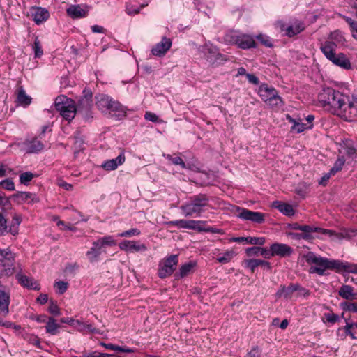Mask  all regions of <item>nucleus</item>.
<instances>
[{
	"instance_id": "nucleus-1",
	"label": "nucleus",
	"mask_w": 357,
	"mask_h": 357,
	"mask_svg": "<svg viewBox=\"0 0 357 357\" xmlns=\"http://www.w3.org/2000/svg\"><path fill=\"white\" fill-rule=\"evenodd\" d=\"M321 105L347 121L357 119V105L350 97L331 87H324L318 93Z\"/></svg>"
},
{
	"instance_id": "nucleus-2",
	"label": "nucleus",
	"mask_w": 357,
	"mask_h": 357,
	"mask_svg": "<svg viewBox=\"0 0 357 357\" xmlns=\"http://www.w3.org/2000/svg\"><path fill=\"white\" fill-rule=\"evenodd\" d=\"M306 262L311 265L310 273L324 275L326 271H337V265H339V260L331 259L315 255L309 252L305 255Z\"/></svg>"
},
{
	"instance_id": "nucleus-3",
	"label": "nucleus",
	"mask_w": 357,
	"mask_h": 357,
	"mask_svg": "<svg viewBox=\"0 0 357 357\" xmlns=\"http://www.w3.org/2000/svg\"><path fill=\"white\" fill-rule=\"evenodd\" d=\"M96 106L102 113L116 116L118 119L124 117L126 114L125 107L119 102L114 101L111 97L105 94L96 96Z\"/></svg>"
},
{
	"instance_id": "nucleus-4",
	"label": "nucleus",
	"mask_w": 357,
	"mask_h": 357,
	"mask_svg": "<svg viewBox=\"0 0 357 357\" xmlns=\"http://www.w3.org/2000/svg\"><path fill=\"white\" fill-rule=\"evenodd\" d=\"M208 202L209 199L206 195L199 194L182 204L180 209L185 217H199L204 211V208L208 205Z\"/></svg>"
},
{
	"instance_id": "nucleus-5",
	"label": "nucleus",
	"mask_w": 357,
	"mask_h": 357,
	"mask_svg": "<svg viewBox=\"0 0 357 357\" xmlns=\"http://www.w3.org/2000/svg\"><path fill=\"white\" fill-rule=\"evenodd\" d=\"M16 257V253L10 248L0 249V279L8 278L17 271Z\"/></svg>"
},
{
	"instance_id": "nucleus-6",
	"label": "nucleus",
	"mask_w": 357,
	"mask_h": 357,
	"mask_svg": "<svg viewBox=\"0 0 357 357\" xmlns=\"http://www.w3.org/2000/svg\"><path fill=\"white\" fill-rule=\"evenodd\" d=\"M54 105L56 109L65 120L70 121L75 118L76 108L73 100L65 96H60L56 98Z\"/></svg>"
},
{
	"instance_id": "nucleus-7",
	"label": "nucleus",
	"mask_w": 357,
	"mask_h": 357,
	"mask_svg": "<svg viewBox=\"0 0 357 357\" xmlns=\"http://www.w3.org/2000/svg\"><path fill=\"white\" fill-rule=\"evenodd\" d=\"M346 39L342 31L335 30L331 32L325 41L321 43L320 50L324 54L326 50H331V52H336L339 47L346 45Z\"/></svg>"
},
{
	"instance_id": "nucleus-8",
	"label": "nucleus",
	"mask_w": 357,
	"mask_h": 357,
	"mask_svg": "<svg viewBox=\"0 0 357 357\" xmlns=\"http://www.w3.org/2000/svg\"><path fill=\"white\" fill-rule=\"evenodd\" d=\"M259 95L261 99L268 105L278 107L282 104L280 96H278L277 91L273 87H270L267 84H261L259 88Z\"/></svg>"
},
{
	"instance_id": "nucleus-9",
	"label": "nucleus",
	"mask_w": 357,
	"mask_h": 357,
	"mask_svg": "<svg viewBox=\"0 0 357 357\" xmlns=\"http://www.w3.org/2000/svg\"><path fill=\"white\" fill-rule=\"evenodd\" d=\"M178 262V257L176 255H172L164 259L159 264L158 275L160 278H165L170 276L174 271Z\"/></svg>"
},
{
	"instance_id": "nucleus-10",
	"label": "nucleus",
	"mask_w": 357,
	"mask_h": 357,
	"mask_svg": "<svg viewBox=\"0 0 357 357\" xmlns=\"http://www.w3.org/2000/svg\"><path fill=\"white\" fill-rule=\"evenodd\" d=\"M199 50L206 61L211 64L218 63L226 60L225 56L218 52L217 47L209 43H205Z\"/></svg>"
},
{
	"instance_id": "nucleus-11",
	"label": "nucleus",
	"mask_w": 357,
	"mask_h": 357,
	"mask_svg": "<svg viewBox=\"0 0 357 357\" xmlns=\"http://www.w3.org/2000/svg\"><path fill=\"white\" fill-rule=\"evenodd\" d=\"M325 57L331 61L334 65L339 66L344 70H349L351 68L350 60L343 53L336 54L335 52H331V50L326 51L323 54Z\"/></svg>"
},
{
	"instance_id": "nucleus-12",
	"label": "nucleus",
	"mask_w": 357,
	"mask_h": 357,
	"mask_svg": "<svg viewBox=\"0 0 357 357\" xmlns=\"http://www.w3.org/2000/svg\"><path fill=\"white\" fill-rule=\"evenodd\" d=\"M236 211L238 212L237 216L243 220H250L259 224L264 222V214L261 212L252 211L240 207H236Z\"/></svg>"
},
{
	"instance_id": "nucleus-13",
	"label": "nucleus",
	"mask_w": 357,
	"mask_h": 357,
	"mask_svg": "<svg viewBox=\"0 0 357 357\" xmlns=\"http://www.w3.org/2000/svg\"><path fill=\"white\" fill-rule=\"evenodd\" d=\"M280 30L289 37H293L305 29V24L303 22L299 20H294L287 25L282 22H278Z\"/></svg>"
},
{
	"instance_id": "nucleus-14",
	"label": "nucleus",
	"mask_w": 357,
	"mask_h": 357,
	"mask_svg": "<svg viewBox=\"0 0 357 357\" xmlns=\"http://www.w3.org/2000/svg\"><path fill=\"white\" fill-rule=\"evenodd\" d=\"M119 248L126 252H144L148 250L144 243L137 241L123 240L119 243Z\"/></svg>"
},
{
	"instance_id": "nucleus-15",
	"label": "nucleus",
	"mask_w": 357,
	"mask_h": 357,
	"mask_svg": "<svg viewBox=\"0 0 357 357\" xmlns=\"http://www.w3.org/2000/svg\"><path fill=\"white\" fill-rule=\"evenodd\" d=\"M90 7L87 5H70L66 9V13L72 19L86 17L89 13Z\"/></svg>"
},
{
	"instance_id": "nucleus-16",
	"label": "nucleus",
	"mask_w": 357,
	"mask_h": 357,
	"mask_svg": "<svg viewBox=\"0 0 357 357\" xmlns=\"http://www.w3.org/2000/svg\"><path fill=\"white\" fill-rule=\"evenodd\" d=\"M172 40L167 37H162L160 42L156 43L151 49V54L158 57L164 56L172 47Z\"/></svg>"
},
{
	"instance_id": "nucleus-17",
	"label": "nucleus",
	"mask_w": 357,
	"mask_h": 357,
	"mask_svg": "<svg viewBox=\"0 0 357 357\" xmlns=\"http://www.w3.org/2000/svg\"><path fill=\"white\" fill-rule=\"evenodd\" d=\"M30 12L33 20L37 25L46 22L50 17L49 11L45 8L32 6L30 9Z\"/></svg>"
},
{
	"instance_id": "nucleus-18",
	"label": "nucleus",
	"mask_w": 357,
	"mask_h": 357,
	"mask_svg": "<svg viewBox=\"0 0 357 357\" xmlns=\"http://www.w3.org/2000/svg\"><path fill=\"white\" fill-rule=\"evenodd\" d=\"M272 255L280 257H286L293 253V249L288 245L284 243H275L271 245Z\"/></svg>"
},
{
	"instance_id": "nucleus-19",
	"label": "nucleus",
	"mask_w": 357,
	"mask_h": 357,
	"mask_svg": "<svg viewBox=\"0 0 357 357\" xmlns=\"http://www.w3.org/2000/svg\"><path fill=\"white\" fill-rule=\"evenodd\" d=\"M126 157L123 152H121L116 158L104 161L101 167L106 171H112L125 162Z\"/></svg>"
},
{
	"instance_id": "nucleus-20",
	"label": "nucleus",
	"mask_w": 357,
	"mask_h": 357,
	"mask_svg": "<svg viewBox=\"0 0 357 357\" xmlns=\"http://www.w3.org/2000/svg\"><path fill=\"white\" fill-rule=\"evenodd\" d=\"M300 289V285L298 284H291L288 287L281 286L275 294L278 298H284L285 299H291L294 293Z\"/></svg>"
},
{
	"instance_id": "nucleus-21",
	"label": "nucleus",
	"mask_w": 357,
	"mask_h": 357,
	"mask_svg": "<svg viewBox=\"0 0 357 357\" xmlns=\"http://www.w3.org/2000/svg\"><path fill=\"white\" fill-rule=\"evenodd\" d=\"M16 279L17 280L18 282L24 287L33 290H39L40 289V284L37 281L22 274L21 272H19L16 274Z\"/></svg>"
},
{
	"instance_id": "nucleus-22",
	"label": "nucleus",
	"mask_w": 357,
	"mask_h": 357,
	"mask_svg": "<svg viewBox=\"0 0 357 357\" xmlns=\"http://www.w3.org/2000/svg\"><path fill=\"white\" fill-rule=\"evenodd\" d=\"M338 295L345 300L344 301L357 300V291L349 284H342L338 289Z\"/></svg>"
},
{
	"instance_id": "nucleus-23",
	"label": "nucleus",
	"mask_w": 357,
	"mask_h": 357,
	"mask_svg": "<svg viewBox=\"0 0 357 357\" xmlns=\"http://www.w3.org/2000/svg\"><path fill=\"white\" fill-rule=\"evenodd\" d=\"M234 43L238 47L243 50L254 47L256 44L253 37L245 34L236 36Z\"/></svg>"
},
{
	"instance_id": "nucleus-24",
	"label": "nucleus",
	"mask_w": 357,
	"mask_h": 357,
	"mask_svg": "<svg viewBox=\"0 0 357 357\" xmlns=\"http://www.w3.org/2000/svg\"><path fill=\"white\" fill-rule=\"evenodd\" d=\"M300 231H302V235L305 236L304 237V240L305 241H310L313 238L312 233L319 232L321 234H328L331 232V231L327 229H324L317 227L307 225H302Z\"/></svg>"
},
{
	"instance_id": "nucleus-25",
	"label": "nucleus",
	"mask_w": 357,
	"mask_h": 357,
	"mask_svg": "<svg viewBox=\"0 0 357 357\" xmlns=\"http://www.w3.org/2000/svg\"><path fill=\"white\" fill-rule=\"evenodd\" d=\"M200 222H202L192 220H177L166 222L165 224L168 226H176L178 228L195 229L197 228V224Z\"/></svg>"
},
{
	"instance_id": "nucleus-26",
	"label": "nucleus",
	"mask_w": 357,
	"mask_h": 357,
	"mask_svg": "<svg viewBox=\"0 0 357 357\" xmlns=\"http://www.w3.org/2000/svg\"><path fill=\"white\" fill-rule=\"evenodd\" d=\"M272 206L285 215L292 216L294 215L293 206L289 204L280 201H275L272 203Z\"/></svg>"
},
{
	"instance_id": "nucleus-27",
	"label": "nucleus",
	"mask_w": 357,
	"mask_h": 357,
	"mask_svg": "<svg viewBox=\"0 0 357 357\" xmlns=\"http://www.w3.org/2000/svg\"><path fill=\"white\" fill-rule=\"evenodd\" d=\"M10 295L0 290V314L6 316L9 312Z\"/></svg>"
},
{
	"instance_id": "nucleus-28",
	"label": "nucleus",
	"mask_w": 357,
	"mask_h": 357,
	"mask_svg": "<svg viewBox=\"0 0 357 357\" xmlns=\"http://www.w3.org/2000/svg\"><path fill=\"white\" fill-rule=\"evenodd\" d=\"M24 144L26 151L30 153H38L44 148L43 144L36 138L26 141Z\"/></svg>"
},
{
	"instance_id": "nucleus-29",
	"label": "nucleus",
	"mask_w": 357,
	"mask_h": 357,
	"mask_svg": "<svg viewBox=\"0 0 357 357\" xmlns=\"http://www.w3.org/2000/svg\"><path fill=\"white\" fill-rule=\"evenodd\" d=\"M341 271L357 274V264L349 262H343L339 260V265H337L336 272Z\"/></svg>"
},
{
	"instance_id": "nucleus-30",
	"label": "nucleus",
	"mask_w": 357,
	"mask_h": 357,
	"mask_svg": "<svg viewBox=\"0 0 357 357\" xmlns=\"http://www.w3.org/2000/svg\"><path fill=\"white\" fill-rule=\"evenodd\" d=\"M60 325L56 321V319L50 317L46 322L45 331L46 333L55 335L59 333Z\"/></svg>"
},
{
	"instance_id": "nucleus-31",
	"label": "nucleus",
	"mask_w": 357,
	"mask_h": 357,
	"mask_svg": "<svg viewBox=\"0 0 357 357\" xmlns=\"http://www.w3.org/2000/svg\"><path fill=\"white\" fill-rule=\"evenodd\" d=\"M15 197L21 201L26 202L29 204L38 202L36 195L29 192H17L15 195Z\"/></svg>"
},
{
	"instance_id": "nucleus-32",
	"label": "nucleus",
	"mask_w": 357,
	"mask_h": 357,
	"mask_svg": "<svg viewBox=\"0 0 357 357\" xmlns=\"http://www.w3.org/2000/svg\"><path fill=\"white\" fill-rule=\"evenodd\" d=\"M17 102L24 107L29 105L31 102V98L26 93L22 87L18 89Z\"/></svg>"
},
{
	"instance_id": "nucleus-33",
	"label": "nucleus",
	"mask_w": 357,
	"mask_h": 357,
	"mask_svg": "<svg viewBox=\"0 0 357 357\" xmlns=\"http://www.w3.org/2000/svg\"><path fill=\"white\" fill-rule=\"evenodd\" d=\"M116 244V241L114 239L112 236H106L98 238L93 243V245L104 247V246H113Z\"/></svg>"
},
{
	"instance_id": "nucleus-34",
	"label": "nucleus",
	"mask_w": 357,
	"mask_h": 357,
	"mask_svg": "<svg viewBox=\"0 0 357 357\" xmlns=\"http://www.w3.org/2000/svg\"><path fill=\"white\" fill-rule=\"evenodd\" d=\"M101 344L108 350L118 352L133 353L135 351L134 349H131L127 347H120L111 343H102Z\"/></svg>"
},
{
	"instance_id": "nucleus-35",
	"label": "nucleus",
	"mask_w": 357,
	"mask_h": 357,
	"mask_svg": "<svg viewBox=\"0 0 357 357\" xmlns=\"http://www.w3.org/2000/svg\"><path fill=\"white\" fill-rule=\"evenodd\" d=\"M101 247L93 245L90 248V250L86 252V256L90 262H94L97 261L98 257L101 254Z\"/></svg>"
},
{
	"instance_id": "nucleus-36",
	"label": "nucleus",
	"mask_w": 357,
	"mask_h": 357,
	"mask_svg": "<svg viewBox=\"0 0 357 357\" xmlns=\"http://www.w3.org/2000/svg\"><path fill=\"white\" fill-rule=\"evenodd\" d=\"M340 307L344 312L357 313V302L342 301L340 303Z\"/></svg>"
},
{
	"instance_id": "nucleus-37",
	"label": "nucleus",
	"mask_w": 357,
	"mask_h": 357,
	"mask_svg": "<svg viewBox=\"0 0 357 357\" xmlns=\"http://www.w3.org/2000/svg\"><path fill=\"white\" fill-rule=\"evenodd\" d=\"M22 222V218L20 215L15 214L13 216L12 222L9 227V233L15 236L18 234V227Z\"/></svg>"
},
{
	"instance_id": "nucleus-38",
	"label": "nucleus",
	"mask_w": 357,
	"mask_h": 357,
	"mask_svg": "<svg viewBox=\"0 0 357 357\" xmlns=\"http://www.w3.org/2000/svg\"><path fill=\"white\" fill-rule=\"evenodd\" d=\"M236 256V253L233 250H227L222 255H220L216 258V260L222 264H227Z\"/></svg>"
},
{
	"instance_id": "nucleus-39",
	"label": "nucleus",
	"mask_w": 357,
	"mask_h": 357,
	"mask_svg": "<svg viewBox=\"0 0 357 357\" xmlns=\"http://www.w3.org/2000/svg\"><path fill=\"white\" fill-rule=\"evenodd\" d=\"M340 320V316L335 314L331 310H330L328 312L324 313L323 316V321L324 323L334 324L337 322H339Z\"/></svg>"
},
{
	"instance_id": "nucleus-40",
	"label": "nucleus",
	"mask_w": 357,
	"mask_h": 357,
	"mask_svg": "<svg viewBox=\"0 0 357 357\" xmlns=\"http://www.w3.org/2000/svg\"><path fill=\"white\" fill-rule=\"evenodd\" d=\"M146 5H141L138 6L131 3H127L126 6V12L128 15H132L138 14L141 9H142Z\"/></svg>"
},
{
	"instance_id": "nucleus-41",
	"label": "nucleus",
	"mask_w": 357,
	"mask_h": 357,
	"mask_svg": "<svg viewBox=\"0 0 357 357\" xmlns=\"http://www.w3.org/2000/svg\"><path fill=\"white\" fill-rule=\"evenodd\" d=\"M195 266V263L194 262H189L187 264H185L181 266V267L179 269V275L181 278H183L186 275H188L190 272L192 271V269Z\"/></svg>"
},
{
	"instance_id": "nucleus-42",
	"label": "nucleus",
	"mask_w": 357,
	"mask_h": 357,
	"mask_svg": "<svg viewBox=\"0 0 357 357\" xmlns=\"http://www.w3.org/2000/svg\"><path fill=\"white\" fill-rule=\"evenodd\" d=\"M344 164H345L344 158L343 157L338 158L337 160L335 161L333 167L330 170L331 174L334 175L337 172H340L342 169Z\"/></svg>"
},
{
	"instance_id": "nucleus-43",
	"label": "nucleus",
	"mask_w": 357,
	"mask_h": 357,
	"mask_svg": "<svg viewBox=\"0 0 357 357\" xmlns=\"http://www.w3.org/2000/svg\"><path fill=\"white\" fill-rule=\"evenodd\" d=\"M75 328H77L79 331H89V332H93L95 330V328L91 324H88L85 323H82L79 320H76V324L75 326Z\"/></svg>"
},
{
	"instance_id": "nucleus-44",
	"label": "nucleus",
	"mask_w": 357,
	"mask_h": 357,
	"mask_svg": "<svg viewBox=\"0 0 357 357\" xmlns=\"http://www.w3.org/2000/svg\"><path fill=\"white\" fill-rule=\"evenodd\" d=\"M35 177V174L31 172H23L20 175V181L22 184L28 185Z\"/></svg>"
},
{
	"instance_id": "nucleus-45",
	"label": "nucleus",
	"mask_w": 357,
	"mask_h": 357,
	"mask_svg": "<svg viewBox=\"0 0 357 357\" xmlns=\"http://www.w3.org/2000/svg\"><path fill=\"white\" fill-rule=\"evenodd\" d=\"M33 50L34 51V55L36 58H40L43 54V50L42 48L41 43L38 38H36L33 45Z\"/></svg>"
},
{
	"instance_id": "nucleus-46",
	"label": "nucleus",
	"mask_w": 357,
	"mask_h": 357,
	"mask_svg": "<svg viewBox=\"0 0 357 357\" xmlns=\"http://www.w3.org/2000/svg\"><path fill=\"white\" fill-rule=\"evenodd\" d=\"M8 233H9V228L7 225V220L0 213V236H4Z\"/></svg>"
},
{
	"instance_id": "nucleus-47",
	"label": "nucleus",
	"mask_w": 357,
	"mask_h": 357,
	"mask_svg": "<svg viewBox=\"0 0 357 357\" xmlns=\"http://www.w3.org/2000/svg\"><path fill=\"white\" fill-rule=\"evenodd\" d=\"M344 19L350 26L352 36L357 40V22L348 17H344Z\"/></svg>"
},
{
	"instance_id": "nucleus-48",
	"label": "nucleus",
	"mask_w": 357,
	"mask_h": 357,
	"mask_svg": "<svg viewBox=\"0 0 357 357\" xmlns=\"http://www.w3.org/2000/svg\"><path fill=\"white\" fill-rule=\"evenodd\" d=\"M310 128L307 127L306 123H302L300 119L296 125H293L291 127V131L296 132L297 133H301L305 131V130H309Z\"/></svg>"
},
{
	"instance_id": "nucleus-49",
	"label": "nucleus",
	"mask_w": 357,
	"mask_h": 357,
	"mask_svg": "<svg viewBox=\"0 0 357 357\" xmlns=\"http://www.w3.org/2000/svg\"><path fill=\"white\" fill-rule=\"evenodd\" d=\"M141 234L140 230L137 228H132L131 229L125 231L122 233L118 234V237H132L135 236H139Z\"/></svg>"
},
{
	"instance_id": "nucleus-50",
	"label": "nucleus",
	"mask_w": 357,
	"mask_h": 357,
	"mask_svg": "<svg viewBox=\"0 0 357 357\" xmlns=\"http://www.w3.org/2000/svg\"><path fill=\"white\" fill-rule=\"evenodd\" d=\"M54 287L59 294H63L67 290L68 283L63 281H58L55 282Z\"/></svg>"
},
{
	"instance_id": "nucleus-51",
	"label": "nucleus",
	"mask_w": 357,
	"mask_h": 357,
	"mask_svg": "<svg viewBox=\"0 0 357 357\" xmlns=\"http://www.w3.org/2000/svg\"><path fill=\"white\" fill-rule=\"evenodd\" d=\"M266 242L264 237H248V243L250 245H263Z\"/></svg>"
},
{
	"instance_id": "nucleus-52",
	"label": "nucleus",
	"mask_w": 357,
	"mask_h": 357,
	"mask_svg": "<svg viewBox=\"0 0 357 357\" xmlns=\"http://www.w3.org/2000/svg\"><path fill=\"white\" fill-rule=\"evenodd\" d=\"M48 312L54 316H59L61 314V310L59 307H58L57 304L53 301H50V302Z\"/></svg>"
},
{
	"instance_id": "nucleus-53",
	"label": "nucleus",
	"mask_w": 357,
	"mask_h": 357,
	"mask_svg": "<svg viewBox=\"0 0 357 357\" xmlns=\"http://www.w3.org/2000/svg\"><path fill=\"white\" fill-rule=\"evenodd\" d=\"M0 186L9 191H13L15 190V184L10 179H6L0 181Z\"/></svg>"
},
{
	"instance_id": "nucleus-54",
	"label": "nucleus",
	"mask_w": 357,
	"mask_h": 357,
	"mask_svg": "<svg viewBox=\"0 0 357 357\" xmlns=\"http://www.w3.org/2000/svg\"><path fill=\"white\" fill-rule=\"evenodd\" d=\"M244 264L245 267L249 268L252 273L255 272V268L259 266L256 259L245 260Z\"/></svg>"
},
{
	"instance_id": "nucleus-55",
	"label": "nucleus",
	"mask_w": 357,
	"mask_h": 357,
	"mask_svg": "<svg viewBox=\"0 0 357 357\" xmlns=\"http://www.w3.org/2000/svg\"><path fill=\"white\" fill-rule=\"evenodd\" d=\"M257 38L261 42V44L266 47H271L272 43L270 38L266 35L259 34L257 36Z\"/></svg>"
},
{
	"instance_id": "nucleus-56",
	"label": "nucleus",
	"mask_w": 357,
	"mask_h": 357,
	"mask_svg": "<svg viewBox=\"0 0 357 357\" xmlns=\"http://www.w3.org/2000/svg\"><path fill=\"white\" fill-rule=\"evenodd\" d=\"M173 164L174 165H179L181 166L182 168L185 169L186 167H185V162H183V159L181 158V157H172L169 155H167V157Z\"/></svg>"
},
{
	"instance_id": "nucleus-57",
	"label": "nucleus",
	"mask_w": 357,
	"mask_h": 357,
	"mask_svg": "<svg viewBox=\"0 0 357 357\" xmlns=\"http://www.w3.org/2000/svg\"><path fill=\"white\" fill-rule=\"evenodd\" d=\"M261 350L258 347H253L246 355L245 357H260Z\"/></svg>"
},
{
	"instance_id": "nucleus-58",
	"label": "nucleus",
	"mask_w": 357,
	"mask_h": 357,
	"mask_svg": "<svg viewBox=\"0 0 357 357\" xmlns=\"http://www.w3.org/2000/svg\"><path fill=\"white\" fill-rule=\"evenodd\" d=\"M245 252L248 256H258L260 253V247L248 248Z\"/></svg>"
},
{
	"instance_id": "nucleus-59",
	"label": "nucleus",
	"mask_w": 357,
	"mask_h": 357,
	"mask_svg": "<svg viewBox=\"0 0 357 357\" xmlns=\"http://www.w3.org/2000/svg\"><path fill=\"white\" fill-rule=\"evenodd\" d=\"M273 251L271 250V245L270 246V249L268 250L265 248H260V255H262L266 259H270L272 257H274L273 255H272Z\"/></svg>"
},
{
	"instance_id": "nucleus-60",
	"label": "nucleus",
	"mask_w": 357,
	"mask_h": 357,
	"mask_svg": "<svg viewBox=\"0 0 357 357\" xmlns=\"http://www.w3.org/2000/svg\"><path fill=\"white\" fill-rule=\"evenodd\" d=\"M29 343L36 346V347L41 348V345H40L41 342H40V338L38 336L33 335H31L29 337Z\"/></svg>"
},
{
	"instance_id": "nucleus-61",
	"label": "nucleus",
	"mask_w": 357,
	"mask_h": 357,
	"mask_svg": "<svg viewBox=\"0 0 357 357\" xmlns=\"http://www.w3.org/2000/svg\"><path fill=\"white\" fill-rule=\"evenodd\" d=\"M144 118L147 121H150L151 122H157L158 120V116L151 112H146L144 114Z\"/></svg>"
},
{
	"instance_id": "nucleus-62",
	"label": "nucleus",
	"mask_w": 357,
	"mask_h": 357,
	"mask_svg": "<svg viewBox=\"0 0 357 357\" xmlns=\"http://www.w3.org/2000/svg\"><path fill=\"white\" fill-rule=\"evenodd\" d=\"M48 318L49 317L45 314L35 315L31 317V319L35 320L38 323H46Z\"/></svg>"
},
{
	"instance_id": "nucleus-63",
	"label": "nucleus",
	"mask_w": 357,
	"mask_h": 357,
	"mask_svg": "<svg viewBox=\"0 0 357 357\" xmlns=\"http://www.w3.org/2000/svg\"><path fill=\"white\" fill-rule=\"evenodd\" d=\"M345 326H344L343 329L345 332V334L347 335L351 331H352V329L354 328L353 322L349 321V319H345Z\"/></svg>"
},
{
	"instance_id": "nucleus-64",
	"label": "nucleus",
	"mask_w": 357,
	"mask_h": 357,
	"mask_svg": "<svg viewBox=\"0 0 357 357\" xmlns=\"http://www.w3.org/2000/svg\"><path fill=\"white\" fill-rule=\"evenodd\" d=\"M57 225L58 226H62L63 228H61V229H63V230H70V231H76V228L75 227H73L70 225H66L62 220H59L57 222Z\"/></svg>"
}]
</instances>
